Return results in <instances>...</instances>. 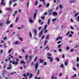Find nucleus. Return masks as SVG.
<instances>
[{
  "label": "nucleus",
  "instance_id": "nucleus-1",
  "mask_svg": "<svg viewBox=\"0 0 79 79\" xmlns=\"http://www.w3.org/2000/svg\"><path fill=\"white\" fill-rule=\"evenodd\" d=\"M16 62L15 61H13L12 62V64H15V65H17L18 64V61H19V59H16Z\"/></svg>",
  "mask_w": 79,
  "mask_h": 79
},
{
  "label": "nucleus",
  "instance_id": "nucleus-2",
  "mask_svg": "<svg viewBox=\"0 0 79 79\" xmlns=\"http://www.w3.org/2000/svg\"><path fill=\"white\" fill-rule=\"evenodd\" d=\"M29 22L30 23H34V21L32 20V18L30 17L29 19Z\"/></svg>",
  "mask_w": 79,
  "mask_h": 79
},
{
  "label": "nucleus",
  "instance_id": "nucleus-3",
  "mask_svg": "<svg viewBox=\"0 0 79 79\" xmlns=\"http://www.w3.org/2000/svg\"><path fill=\"white\" fill-rule=\"evenodd\" d=\"M13 44L14 45H18V44H19V41H17L15 42H14L13 43Z\"/></svg>",
  "mask_w": 79,
  "mask_h": 79
},
{
  "label": "nucleus",
  "instance_id": "nucleus-4",
  "mask_svg": "<svg viewBox=\"0 0 79 79\" xmlns=\"http://www.w3.org/2000/svg\"><path fill=\"white\" fill-rule=\"evenodd\" d=\"M62 37L59 36L56 39V40L57 41V40H62Z\"/></svg>",
  "mask_w": 79,
  "mask_h": 79
},
{
  "label": "nucleus",
  "instance_id": "nucleus-5",
  "mask_svg": "<svg viewBox=\"0 0 79 79\" xmlns=\"http://www.w3.org/2000/svg\"><path fill=\"white\" fill-rule=\"evenodd\" d=\"M39 63L37 62L36 64H35V68L36 69V70H37V68H38V64Z\"/></svg>",
  "mask_w": 79,
  "mask_h": 79
},
{
  "label": "nucleus",
  "instance_id": "nucleus-6",
  "mask_svg": "<svg viewBox=\"0 0 79 79\" xmlns=\"http://www.w3.org/2000/svg\"><path fill=\"white\" fill-rule=\"evenodd\" d=\"M47 58L48 59H49V60H50V62H52V61H53V59H52V58H51V57H47Z\"/></svg>",
  "mask_w": 79,
  "mask_h": 79
},
{
  "label": "nucleus",
  "instance_id": "nucleus-7",
  "mask_svg": "<svg viewBox=\"0 0 79 79\" xmlns=\"http://www.w3.org/2000/svg\"><path fill=\"white\" fill-rule=\"evenodd\" d=\"M49 15H50L52 14V10H50L48 11Z\"/></svg>",
  "mask_w": 79,
  "mask_h": 79
},
{
  "label": "nucleus",
  "instance_id": "nucleus-8",
  "mask_svg": "<svg viewBox=\"0 0 79 79\" xmlns=\"http://www.w3.org/2000/svg\"><path fill=\"white\" fill-rule=\"evenodd\" d=\"M36 16H37V13H35L33 16V19H36Z\"/></svg>",
  "mask_w": 79,
  "mask_h": 79
},
{
  "label": "nucleus",
  "instance_id": "nucleus-9",
  "mask_svg": "<svg viewBox=\"0 0 79 79\" xmlns=\"http://www.w3.org/2000/svg\"><path fill=\"white\" fill-rule=\"evenodd\" d=\"M5 0H2L1 5H5V3H4V1Z\"/></svg>",
  "mask_w": 79,
  "mask_h": 79
},
{
  "label": "nucleus",
  "instance_id": "nucleus-10",
  "mask_svg": "<svg viewBox=\"0 0 79 79\" xmlns=\"http://www.w3.org/2000/svg\"><path fill=\"white\" fill-rule=\"evenodd\" d=\"M45 49H47V50L48 51L50 50V48H49V46H47L45 48Z\"/></svg>",
  "mask_w": 79,
  "mask_h": 79
},
{
  "label": "nucleus",
  "instance_id": "nucleus-11",
  "mask_svg": "<svg viewBox=\"0 0 79 79\" xmlns=\"http://www.w3.org/2000/svg\"><path fill=\"white\" fill-rule=\"evenodd\" d=\"M9 66L7 67V69H11V68H12V67H11V64H10L9 65Z\"/></svg>",
  "mask_w": 79,
  "mask_h": 79
},
{
  "label": "nucleus",
  "instance_id": "nucleus-12",
  "mask_svg": "<svg viewBox=\"0 0 79 79\" xmlns=\"http://www.w3.org/2000/svg\"><path fill=\"white\" fill-rule=\"evenodd\" d=\"M68 64V61H66L65 62L64 65H65V66H67Z\"/></svg>",
  "mask_w": 79,
  "mask_h": 79
},
{
  "label": "nucleus",
  "instance_id": "nucleus-13",
  "mask_svg": "<svg viewBox=\"0 0 79 79\" xmlns=\"http://www.w3.org/2000/svg\"><path fill=\"white\" fill-rule=\"evenodd\" d=\"M23 76L25 77V78H23L22 79H27V77L26 76V74H24Z\"/></svg>",
  "mask_w": 79,
  "mask_h": 79
},
{
  "label": "nucleus",
  "instance_id": "nucleus-14",
  "mask_svg": "<svg viewBox=\"0 0 79 79\" xmlns=\"http://www.w3.org/2000/svg\"><path fill=\"white\" fill-rule=\"evenodd\" d=\"M52 15L53 16L57 15V13L56 12H53L52 13Z\"/></svg>",
  "mask_w": 79,
  "mask_h": 79
},
{
  "label": "nucleus",
  "instance_id": "nucleus-15",
  "mask_svg": "<svg viewBox=\"0 0 79 79\" xmlns=\"http://www.w3.org/2000/svg\"><path fill=\"white\" fill-rule=\"evenodd\" d=\"M10 21H9V18H8L7 20V24H10Z\"/></svg>",
  "mask_w": 79,
  "mask_h": 79
},
{
  "label": "nucleus",
  "instance_id": "nucleus-16",
  "mask_svg": "<svg viewBox=\"0 0 79 79\" xmlns=\"http://www.w3.org/2000/svg\"><path fill=\"white\" fill-rule=\"evenodd\" d=\"M11 52H12V49H10L8 51V53H10Z\"/></svg>",
  "mask_w": 79,
  "mask_h": 79
},
{
  "label": "nucleus",
  "instance_id": "nucleus-17",
  "mask_svg": "<svg viewBox=\"0 0 79 79\" xmlns=\"http://www.w3.org/2000/svg\"><path fill=\"white\" fill-rule=\"evenodd\" d=\"M50 19H48V23H47L48 25H49V24H50Z\"/></svg>",
  "mask_w": 79,
  "mask_h": 79
},
{
  "label": "nucleus",
  "instance_id": "nucleus-18",
  "mask_svg": "<svg viewBox=\"0 0 79 79\" xmlns=\"http://www.w3.org/2000/svg\"><path fill=\"white\" fill-rule=\"evenodd\" d=\"M5 10H10V11H11L12 10L10 8H6L5 9Z\"/></svg>",
  "mask_w": 79,
  "mask_h": 79
},
{
  "label": "nucleus",
  "instance_id": "nucleus-19",
  "mask_svg": "<svg viewBox=\"0 0 79 79\" xmlns=\"http://www.w3.org/2000/svg\"><path fill=\"white\" fill-rule=\"evenodd\" d=\"M40 2H42L43 3L44 5H45V3L44 0H40Z\"/></svg>",
  "mask_w": 79,
  "mask_h": 79
},
{
  "label": "nucleus",
  "instance_id": "nucleus-20",
  "mask_svg": "<svg viewBox=\"0 0 79 79\" xmlns=\"http://www.w3.org/2000/svg\"><path fill=\"white\" fill-rule=\"evenodd\" d=\"M29 35L30 38H32V34L31 32H29Z\"/></svg>",
  "mask_w": 79,
  "mask_h": 79
},
{
  "label": "nucleus",
  "instance_id": "nucleus-21",
  "mask_svg": "<svg viewBox=\"0 0 79 79\" xmlns=\"http://www.w3.org/2000/svg\"><path fill=\"white\" fill-rule=\"evenodd\" d=\"M49 36L50 35H48L46 37V39H48Z\"/></svg>",
  "mask_w": 79,
  "mask_h": 79
},
{
  "label": "nucleus",
  "instance_id": "nucleus-22",
  "mask_svg": "<svg viewBox=\"0 0 79 79\" xmlns=\"http://www.w3.org/2000/svg\"><path fill=\"white\" fill-rule=\"evenodd\" d=\"M18 20H19V18H18V17H16V19L15 21V23H17V21H18Z\"/></svg>",
  "mask_w": 79,
  "mask_h": 79
},
{
  "label": "nucleus",
  "instance_id": "nucleus-23",
  "mask_svg": "<svg viewBox=\"0 0 79 79\" xmlns=\"http://www.w3.org/2000/svg\"><path fill=\"white\" fill-rule=\"evenodd\" d=\"M32 74H31L30 75V76L29 77V79H31V78H32Z\"/></svg>",
  "mask_w": 79,
  "mask_h": 79
},
{
  "label": "nucleus",
  "instance_id": "nucleus-24",
  "mask_svg": "<svg viewBox=\"0 0 79 79\" xmlns=\"http://www.w3.org/2000/svg\"><path fill=\"white\" fill-rule=\"evenodd\" d=\"M12 3V2L11 1V0H10V2H9V5H11Z\"/></svg>",
  "mask_w": 79,
  "mask_h": 79
},
{
  "label": "nucleus",
  "instance_id": "nucleus-25",
  "mask_svg": "<svg viewBox=\"0 0 79 79\" xmlns=\"http://www.w3.org/2000/svg\"><path fill=\"white\" fill-rule=\"evenodd\" d=\"M20 63H21V64H25V62L23 61H22L20 62Z\"/></svg>",
  "mask_w": 79,
  "mask_h": 79
},
{
  "label": "nucleus",
  "instance_id": "nucleus-26",
  "mask_svg": "<svg viewBox=\"0 0 79 79\" xmlns=\"http://www.w3.org/2000/svg\"><path fill=\"white\" fill-rule=\"evenodd\" d=\"M50 6V4L49 3H48L47 5H46V7L48 8L49 6Z\"/></svg>",
  "mask_w": 79,
  "mask_h": 79
},
{
  "label": "nucleus",
  "instance_id": "nucleus-27",
  "mask_svg": "<svg viewBox=\"0 0 79 79\" xmlns=\"http://www.w3.org/2000/svg\"><path fill=\"white\" fill-rule=\"evenodd\" d=\"M35 79H41V77H39L37 78V77L36 76L35 77Z\"/></svg>",
  "mask_w": 79,
  "mask_h": 79
},
{
  "label": "nucleus",
  "instance_id": "nucleus-28",
  "mask_svg": "<svg viewBox=\"0 0 79 79\" xmlns=\"http://www.w3.org/2000/svg\"><path fill=\"white\" fill-rule=\"evenodd\" d=\"M60 68H64V65H63V64H62L60 65Z\"/></svg>",
  "mask_w": 79,
  "mask_h": 79
},
{
  "label": "nucleus",
  "instance_id": "nucleus-29",
  "mask_svg": "<svg viewBox=\"0 0 79 79\" xmlns=\"http://www.w3.org/2000/svg\"><path fill=\"white\" fill-rule=\"evenodd\" d=\"M59 7L60 8V9H62V8H63V6H62V5L60 4V5Z\"/></svg>",
  "mask_w": 79,
  "mask_h": 79
},
{
  "label": "nucleus",
  "instance_id": "nucleus-30",
  "mask_svg": "<svg viewBox=\"0 0 79 79\" xmlns=\"http://www.w3.org/2000/svg\"><path fill=\"white\" fill-rule=\"evenodd\" d=\"M56 20V18L52 19V21L53 22H54V21H55Z\"/></svg>",
  "mask_w": 79,
  "mask_h": 79
},
{
  "label": "nucleus",
  "instance_id": "nucleus-31",
  "mask_svg": "<svg viewBox=\"0 0 79 79\" xmlns=\"http://www.w3.org/2000/svg\"><path fill=\"white\" fill-rule=\"evenodd\" d=\"M56 60H57V61H60V59H59L58 57L56 58Z\"/></svg>",
  "mask_w": 79,
  "mask_h": 79
},
{
  "label": "nucleus",
  "instance_id": "nucleus-32",
  "mask_svg": "<svg viewBox=\"0 0 79 79\" xmlns=\"http://www.w3.org/2000/svg\"><path fill=\"white\" fill-rule=\"evenodd\" d=\"M40 63H44V60H40Z\"/></svg>",
  "mask_w": 79,
  "mask_h": 79
},
{
  "label": "nucleus",
  "instance_id": "nucleus-33",
  "mask_svg": "<svg viewBox=\"0 0 79 79\" xmlns=\"http://www.w3.org/2000/svg\"><path fill=\"white\" fill-rule=\"evenodd\" d=\"M48 42V41L47 40H45L44 42V45H46L47 43Z\"/></svg>",
  "mask_w": 79,
  "mask_h": 79
},
{
  "label": "nucleus",
  "instance_id": "nucleus-34",
  "mask_svg": "<svg viewBox=\"0 0 79 79\" xmlns=\"http://www.w3.org/2000/svg\"><path fill=\"white\" fill-rule=\"evenodd\" d=\"M63 75L62 73H60L59 74V77H61V76Z\"/></svg>",
  "mask_w": 79,
  "mask_h": 79
},
{
  "label": "nucleus",
  "instance_id": "nucleus-35",
  "mask_svg": "<svg viewBox=\"0 0 79 79\" xmlns=\"http://www.w3.org/2000/svg\"><path fill=\"white\" fill-rule=\"evenodd\" d=\"M25 59L26 60H27V57H28V55H27L26 56H25Z\"/></svg>",
  "mask_w": 79,
  "mask_h": 79
},
{
  "label": "nucleus",
  "instance_id": "nucleus-36",
  "mask_svg": "<svg viewBox=\"0 0 79 79\" xmlns=\"http://www.w3.org/2000/svg\"><path fill=\"white\" fill-rule=\"evenodd\" d=\"M70 33V31H69L65 35H66V36H67V35H68V34H69V33Z\"/></svg>",
  "mask_w": 79,
  "mask_h": 79
},
{
  "label": "nucleus",
  "instance_id": "nucleus-37",
  "mask_svg": "<svg viewBox=\"0 0 79 79\" xmlns=\"http://www.w3.org/2000/svg\"><path fill=\"white\" fill-rule=\"evenodd\" d=\"M76 1H70V3H74V2H75Z\"/></svg>",
  "mask_w": 79,
  "mask_h": 79
},
{
  "label": "nucleus",
  "instance_id": "nucleus-38",
  "mask_svg": "<svg viewBox=\"0 0 79 79\" xmlns=\"http://www.w3.org/2000/svg\"><path fill=\"white\" fill-rule=\"evenodd\" d=\"M34 33H35V35H36V34L37 33V30H35Z\"/></svg>",
  "mask_w": 79,
  "mask_h": 79
},
{
  "label": "nucleus",
  "instance_id": "nucleus-39",
  "mask_svg": "<svg viewBox=\"0 0 79 79\" xmlns=\"http://www.w3.org/2000/svg\"><path fill=\"white\" fill-rule=\"evenodd\" d=\"M42 34H43V31H41V32H40V34H39L40 35H42Z\"/></svg>",
  "mask_w": 79,
  "mask_h": 79
},
{
  "label": "nucleus",
  "instance_id": "nucleus-40",
  "mask_svg": "<svg viewBox=\"0 0 79 79\" xmlns=\"http://www.w3.org/2000/svg\"><path fill=\"white\" fill-rule=\"evenodd\" d=\"M37 3H38V2L37 1H35V5H37Z\"/></svg>",
  "mask_w": 79,
  "mask_h": 79
},
{
  "label": "nucleus",
  "instance_id": "nucleus-41",
  "mask_svg": "<svg viewBox=\"0 0 79 79\" xmlns=\"http://www.w3.org/2000/svg\"><path fill=\"white\" fill-rule=\"evenodd\" d=\"M19 39L20 41H23V39H22L20 37Z\"/></svg>",
  "mask_w": 79,
  "mask_h": 79
},
{
  "label": "nucleus",
  "instance_id": "nucleus-42",
  "mask_svg": "<svg viewBox=\"0 0 79 79\" xmlns=\"http://www.w3.org/2000/svg\"><path fill=\"white\" fill-rule=\"evenodd\" d=\"M79 15V13H76L75 14V17H76V16H77V15Z\"/></svg>",
  "mask_w": 79,
  "mask_h": 79
},
{
  "label": "nucleus",
  "instance_id": "nucleus-43",
  "mask_svg": "<svg viewBox=\"0 0 79 79\" xmlns=\"http://www.w3.org/2000/svg\"><path fill=\"white\" fill-rule=\"evenodd\" d=\"M47 55H48V56H51V54L49 53H48Z\"/></svg>",
  "mask_w": 79,
  "mask_h": 79
},
{
  "label": "nucleus",
  "instance_id": "nucleus-44",
  "mask_svg": "<svg viewBox=\"0 0 79 79\" xmlns=\"http://www.w3.org/2000/svg\"><path fill=\"white\" fill-rule=\"evenodd\" d=\"M73 69L74 70V71H76V69L74 67H73Z\"/></svg>",
  "mask_w": 79,
  "mask_h": 79
},
{
  "label": "nucleus",
  "instance_id": "nucleus-45",
  "mask_svg": "<svg viewBox=\"0 0 79 79\" xmlns=\"http://www.w3.org/2000/svg\"><path fill=\"white\" fill-rule=\"evenodd\" d=\"M79 61V57H77V62H78V61Z\"/></svg>",
  "mask_w": 79,
  "mask_h": 79
},
{
  "label": "nucleus",
  "instance_id": "nucleus-46",
  "mask_svg": "<svg viewBox=\"0 0 79 79\" xmlns=\"http://www.w3.org/2000/svg\"><path fill=\"white\" fill-rule=\"evenodd\" d=\"M76 77V74L74 75V76H72V77L73 78V77Z\"/></svg>",
  "mask_w": 79,
  "mask_h": 79
},
{
  "label": "nucleus",
  "instance_id": "nucleus-47",
  "mask_svg": "<svg viewBox=\"0 0 79 79\" xmlns=\"http://www.w3.org/2000/svg\"><path fill=\"white\" fill-rule=\"evenodd\" d=\"M69 49V47H68V46H67V47L66 50H68Z\"/></svg>",
  "mask_w": 79,
  "mask_h": 79
},
{
  "label": "nucleus",
  "instance_id": "nucleus-48",
  "mask_svg": "<svg viewBox=\"0 0 79 79\" xmlns=\"http://www.w3.org/2000/svg\"><path fill=\"white\" fill-rule=\"evenodd\" d=\"M59 52H61L62 51L61 50V48H59L58 50Z\"/></svg>",
  "mask_w": 79,
  "mask_h": 79
},
{
  "label": "nucleus",
  "instance_id": "nucleus-49",
  "mask_svg": "<svg viewBox=\"0 0 79 79\" xmlns=\"http://www.w3.org/2000/svg\"><path fill=\"white\" fill-rule=\"evenodd\" d=\"M61 44H59L58 45V48H60V47H61Z\"/></svg>",
  "mask_w": 79,
  "mask_h": 79
},
{
  "label": "nucleus",
  "instance_id": "nucleus-50",
  "mask_svg": "<svg viewBox=\"0 0 79 79\" xmlns=\"http://www.w3.org/2000/svg\"><path fill=\"white\" fill-rule=\"evenodd\" d=\"M2 76H3V77H5V73H2Z\"/></svg>",
  "mask_w": 79,
  "mask_h": 79
},
{
  "label": "nucleus",
  "instance_id": "nucleus-51",
  "mask_svg": "<svg viewBox=\"0 0 79 79\" xmlns=\"http://www.w3.org/2000/svg\"><path fill=\"white\" fill-rule=\"evenodd\" d=\"M17 5V3H15L14 4L13 6H15Z\"/></svg>",
  "mask_w": 79,
  "mask_h": 79
},
{
  "label": "nucleus",
  "instance_id": "nucleus-52",
  "mask_svg": "<svg viewBox=\"0 0 79 79\" xmlns=\"http://www.w3.org/2000/svg\"><path fill=\"white\" fill-rule=\"evenodd\" d=\"M70 27H71V29H72V30H73V29H74L73 27L71 26H70Z\"/></svg>",
  "mask_w": 79,
  "mask_h": 79
},
{
  "label": "nucleus",
  "instance_id": "nucleus-53",
  "mask_svg": "<svg viewBox=\"0 0 79 79\" xmlns=\"http://www.w3.org/2000/svg\"><path fill=\"white\" fill-rule=\"evenodd\" d=\"M34 66V63L33 62H32L31 64V66Z\"/></svg>",
  "mask_w": 79,
  "mask_h": 79
},
{
  "label": "nucleus",
  "instance_id": "nucleus-54",
  "mask_svg": "<svg viewBox=\"0 0 79 79\" xmlns=\"http://www.w3.org/2000/svg\"><path fill=\"white\" fill-rule=\"evenodd\" d=\"M9 27H13V24L10 25Z\"/></svg>",
  "mask_w": 79,
  "mask_h": 79
},
{
  "label": "nucleus",
  "instance_id": "nucleus-55",
  "mask_svg": "<svg viewBox=\"0 0 79 79\" xmlns=\"http://www.w3.org/2000/svg\"><path fill=\"white\" fill-rule=\"evenodd\" d=\"M37 57H36L35 58L34 60L35 61H36V60H37Z\"/></svg>",
  "mask_w": 79,
  "mask_h": 79
},
{
  "label": "nucleus",
  "instance_id": "nucleus-56",
  "mask_svg": "<svg viewBox=\"0 0 79 79\" xmlns=\"http://www.w3.org/2000/svg\"><path fill=\"white\" fill-rule=\"evenodd\" d=\"M47 25H46L44 27V29H46V28H47Z\"/></svg>",
  "mask_w": 79,
  "mask_h": 79
},
{
  "label": "nucleus",
  "instance_id": "nucleus-57",
  "mask_svg": "<svg viewBox=\"0 0 79 79\" xmlns=\"http://www.w3.org/2000/svg\"><path fill=\"white\" fill-rule=\"evenodd\" d=\"M3 13V12H2V10H0V13L1 14H2Z\"/></svg>",
  "mask_w": 79,
  "mask_h": 79
},
{
  "label": "nucleus",
  "instance_id": "nucleus-58",
  "mask_svg": "<svg viewBox=\"0 0 79 79\" xmlns=\"http://www.w3.org/2000/svg\"><path fill=\"white\" fill-rule=\"evenodd\" d=\"M47 62H45L44 63V64H43L44 65H47Z\"/></svg>",
  "mask_w": 79,
  "mask_h": 79
},
{
  "label": "nucleus",
  "instance_id": "nucleus-59",
  "mask_svg": "<svg viewBox=\"0 0 79 79\" xmlns=\"http://www.w3.org/2000/svg\"><path fill=\"white\" fill-rule=\"evenodd\" d=\"M73 50H74V49H71L70 50L71 52H73Z\"/></svg>",
  "mask_w": 79,
  "mask_h": 79
},
{
  "label": "nucleus",
  "instance_id": "nucleus-60",
  "mask_svg": "<svg viewBox=\"0 0 79 79\" xmlns=\"http://www.w3.org/2000/svg\"><path fill=\"white\" fill-rule=\"evenodd\" d=\"M30 74V73H28L27 74V76L28 77L29 76V75Z\"/></svg>",
  "mask_w": 79,
  "mask_h": 79
},
{
  "label": "nucleus",
  "instance_id": "nucleus-61",
  "mask_svg": "<svg viewBox=\"0 0 79 79\" xmlns=\"http://www.w3.org/2000/svg\"><path fill=\"white\" fill-rule=\"evenodd\" d=\"M41 28H42V27H40L38 28V30H40L41 29Z\"/></svg>",
  "mask_w": 79,
  "mask_h": 79
},
{
  "label": "nucleus",
  "instance_id": "nucleus-62",
  "mask_svg": "<svg viewBox=\"0 0 79 79\" xmlns=\"http://www.w3.org/2000/svg\"><path fill=\"white\" fill-rule=\"evenodd\" d=\"M53 78H54V76L53 75L51 77V79H53Z\"/></svg>",
  "mask_w": 79,
  "mask_h": 79
},
{
  "label": "nucleus",
  "instance_id": "nucleus-63",
  "mask_svg": "<svg viewBox=\"0 0 79 79\" xmlns=\"http://www.w3.org/2000/svg\"><path fill=\"white\" fill-rule=\"evenodd\" d=\"M54 52L55 53V52H57V51H56V50H53Z\"/></svg>",
  "mask_w": 79,
  "mask_h": 79
},
{
  "label": "nucleus",
  "instance_id": "nucleus-64",
  "mask_svg": "<svg viewBox=\"0 0 79 79\" xmlns=\"http://www.w3.org/2000/svg\"><path fill=\"white\" fill-rule=\"evenodd\" d=\"M76 19H77V21H78V22H79V19H78L77 18Z\"/></svg>",
  "mask_w": 79,
  "mask_h": 79
}]
</instances>
